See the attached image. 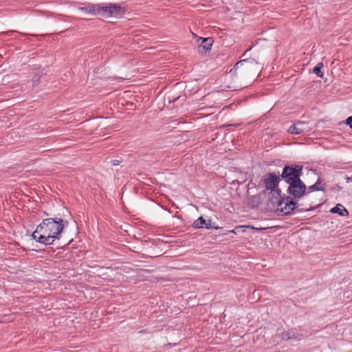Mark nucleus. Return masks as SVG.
I'll return each instance as SVG.
<instances>
[{
    "instance_id": "nucleus-24",
    "label": "nucleus",
    "mask_w": 352,
    "mask_h": 352,
    "mask_svg": "<svg viewBox=\"0 0 352 352\" xmlns=\"http://www.w3.org/2000/svg\"><path fill=\"white\" fill-rule=\"evenodd\" d=\"M346 182L349 183L350 181H352V177H346Z\"/></svg>"
},
{
    "instance_id": "nucleus-22",
    "label": "nucleus",
    "mask_w": 352,
    "mask_h": 352,
    "mask_svg": "<svg viewBox=\"0 0 352 352\" xmlns=\"http://www.w3.org/2000/svg\"><path fill=\"white\" fill-rule=\"evenodd\" d=\"M245 182L244 178H243V177H241V182H239V179H235V180H232L231 182V184H234L235 182L237 183V184H239L240 182Z\"/></svg>"
},
{
    "instance_id": "nucleus-15",
    "label": "nucleus",
    "mask_w": 352,
    "mask_h": 352,
    "mask_svg": "<svg viewBox=\"0 0 352 352\" xmlns=\"http://www.w3.org/2000/svg\"><path fill=\"white\" fill-rule=\"evenodd\" d=\"M205 223L206 220L202 217H200L193 222L192 226L195 228H203Z\"/></svg>"
},
{
    "instance_id": "nucleus-21",
    "label": "nucleus",
    "mask_w": 352,
    "mask_h": 352,
    "mask_svg": "<svg viewBox=\"0 0 352 352\" xmlns=\"http://www.w3.org/2000/svg\"><path fill=\"white\" fill-rule=\"evenodd\" d=\"M14 31L13 30H10V31H8V32H2L0 33V36L1 35H10L11 34H12Z\"/></svg>"
},
{
    "instance_id": "nucleus-16",
    "label": "nucleus",
    "mask_w": 352,
    "mask_h": 352,
    "mask_svg": "<svg viewBox=\"0 0 352 352\" xmlns=\"http://www.w3.org/2000/svg\"><path fill=\"white\" fill-rule=\"evenodd\" d=\"M322 63H318L313 69V72L317 75V76L320 78L323 77V73L321 71V69L323 67Z\"/></svg>"
},
{
    "instance_id": "nucleus-11",
    "label": "nucleus",
    "mask_w": 352,
    "mask_h": 352,
    "mask_svg": "<svg viewBox=\"0 0 352 352\" xmlns=\"http://www.w3.org/2000/svg\"><path fill=\"white\" fill-rule=\"evenodd\" d=\"M331 213H338L340 216H346L349 214L347 210L341 204H338L331 209Z\"/></svg>"
},
{
    "instance_id": "nucleus-19",
    "label": "nucleus",
    "mask_w": 352,
    "mask_h": 352,
    "mask_svg": "<svg viewBox=\"0 0 352 352\" xmlns=\"http://www.w3.org/2000/svg\"><path fill=\"white\" fill-rule=\"evenodd\" d=\"M342 189V188L340 186H339L338 185H336L334 186H332L329 188H326V191L325 192H329V191H336V190H340Z\"/></svg>"
},
{
    "instance_id": "nucleus-8",
    "label": "nucleus",
    "mask_w": 352,
    "mask_h": 352,
    "mask_svg": "<svg viewBox=\"0 0 352 352\" xmlns=\"http://www.w3.org/2000/svg\"><path fill=\"white\" fill-rule=\"evenodd\" d=\"M199 39L201 40V42L199 46V52L206 53L208 52H210L211 50L212 43H213L212 38H211V37H208V38L200 37Z\"/></svg>"
},
{
    "instance_id": "nucleus-18",
    "label": "nucleus",
    "mask_w": 352,
    "mask_h": 352,
    "mask_svg": "<svg viewBox=\"0 0 352 352\" xmlns=\"http://www.w3.org/2000/svg\"><path fill=\"white\" fill-rule=\"evenodd\" d=\"M204 228H206V229H212V228L217 229L218 228V227L214 226L212 223V221L210 220H209L208 222L206 221V223H205Z\"/></svg>"
},
{
    "instance_id": "nucleus-27",
    "label": "nucleus",
    "mask_w": 352,
    "mask_h": 352,
    "mask_svg": "<svg viewBox=\"0 0 352 352\" xmlns=\"http://www.w3.org/2000/svg\"><path fill=\"white\" fill-rule=\"evenodd\" d=\"M252 198H257V195H253Z\"/></svg>"
},
{
    "instance_id": "nucleus-17",
    "label": "nucleus",
    "mask_w": 352,
    "mask_h": 352,
    "mask_svg": "<svg viewBox=\"0 0 352 352\" xmlns=\"http://www.w3.org/2000/svg\"><path fill=\"white\" fill-rule=\"evenodd\" d=\"M41 79V75L36 74L32 78V84L34 86L38 85Z\"/></svg>"
},
{
    "instance_id": "nucleus-23",
    "label": "nucleus",
    "mask_w": 352,
    "mask_h": 352,
    "mask_svg": "<svg viewBox=\"0 0 352 352\" xmlns=\"http://www.w3.org/2000/svg\"><path fill=\"white\" fill-rule=\"evenodd\" d=\"M179 97H177V98H175L173 99L172 100H169V102H175L176 100H179Z\"/></svg>"
},
{
    "instance_id": "nucleus-13",
    "label": "nucleus",
    "mask_w": 352,
    "mask_h": 352,
    "mask_svg": "<svg viewBox=\"0 0 352 352\" xmlns=\"http://www.w3.org/2000/svg\"><path fill=\"white\" fill-rule=\"evenodd\" d=\"M78 9L82 12H87L91 15H97L96 4H90L86 7H80Z\"/></svg>"
},
{
    "instance_id": "nucleus-20",
    "label": "nucleus",
    "mask_w": 352,
    "mask_h": 352,
    "mask_svg": "<svg viewBox=\"0 0 352 352\" xmlns=\"http://www.w3.org/2000/svg\"><path fill=\"white\" fill-rule=\"evenodd\" d=\"M351 122H352V116H349V118H347V119L345 120V124H347V125H349L350 127L352 129V124H351Z\"/></svg>"
},
{
    "instance_id": "nucleus-9",
    "label": "nucleus",
    "mask_w": 352,
    "mask_h": 352,
    "mask_svg": "<svg viewBox=\"0 0 352 352\" xmlns=\"http://www.w3.org/2000/svg\"><path fill=\"white\" fill-rule=\"evenodd\" d=\"M282 340H301L303 338V336L300 333H296L294 330H289L287 331H284L281 333L280 336Z\"/></svg>"
},
{
    "instance_id": "nucleus-3",
    "label": "nucleus",
    "mask_w": 352,
    "mask_h": 352,
    "mask_svg": "<svg viewBox=\"0 0 352 352\" xmlns=\"http://www.w3.org/2000/svg\"><path fill=\"white\" fill-rule=\"evenodd\" d=\"M97 15L99 14L105 18H121L124 14L125 9L118 4L99 3L96 4Z\"/></svg>"
},
{
    "instance_id": "nucleus-6",
    "label": "nucleus",
    "mask_w": 352,
    "mask_h": 352,
    "mask_svg": "<svg viewBox=\"0 0 352 352\" xmlns=\"http://www.w3.org/2000/svg\"><path fill=\"white\" fill-rule=\"evenodd\" d=\"M302 174V166L300 165H285L283 169L280 177L287 184L300 179Z\"/></svg>"
},
{
    "instance_id": "nucleus-4",
    "label": "nucleus",
    "mask_w": 352,
    "mask_h": 352,
    "mask_svg": "<svg viewBox=\"0 0 352 352\" xmlns=\"http://www.w3.org/2000/svg\"><path fill=\"white\" fill-rule=\"evenodd\" d=\"M258 63L254 58H245L238 61L229 72L230 74L237 76L238 74H246L251 72Z\"/></svg>"
},
{
    "instance_id": "nucleus-14",
    "label": "nucleus",
    "mask_w": 352,
    "mask_h": 352,
    "mask_svg": "<svg viewBox=\"0 0 352 352\" xmlns=\"http://www.w3.org/2000/svg\"><path fill=\"white\" fill-rule=\"evenodd\" d=\"M244 228H251L252 230H263V228H256L253 226H236L234 230H229L228 232H232V233H234V234H236L238 232H245V230Z\"/></svg>"
},
{
    "instance_id": "nucleus-1",
    "label": "nucleus",
    "mask_w": 352,
    "mask_h": 352,
    "mask_svg": "<svg viewBox=\"0 0 352 352\" xmlns=\"http://www.w3.org/2000/svg\"><path fill=\"white\" fill-rule=\"evenodd\" d=\"M68 222L61 218H47L36 227L32 233V237L37 242L45 245H52L60 236Z\"/></svg>"
},
{
    "instance_id": "nucleus-10",
    "label": "nucleus",
    "mask_w": 352,
    "mask_h": 352,
    "mask_svg": "<svg viewBox=\"0 0 352 352\" xmlns=\"http://www.w3.org/2000/svg\"><path fill=\"white\" fill-rule=\"evenodd\" d=\"M314 191H326L325 184L322 183L320 178H318L314 184L307 188L306 195Z\"/></svg>"
},
{
    "instance_id": "nucleus-26",
    "label": "nucleus",
    "mask_w": 352,
    "mask_h": 352,
    "mask_svg": "<svg viewBox=\"0 0 352 352\" xmlns=\"http://www.w3.org/2000/svg\"><path fill=\"white\" fill-rule=\"evenodd\" d=\"M250 49H251V47H250V48H249V49H248V50H247L243 53V56H245V54H246L247 52H248V51H249V50H250Z\"/></svg>"
},
{
    "instance_id": "nucleus-2",
    "label": "nucleus",
    "mask_w": 352,
    "mask_h": 352,
    "mask_svg": "<svg viewBox=\"0 0 352 352\" xmlns=\"http://www.w3.org/2000/svg\"><path fill=\"white\" fill-rule=\"evenodd\" d=\"M298 199H249L248 206L263 212H273L278 216L289 215L296 208Z\"/></svg>"
},
{
    "instance_id": "nucleus-7",
    "label": "nucleus",
    "mask_w": 352,
    "mask_h": 352,
    "mask_svg": "<svg viewBox=\"0 0 352 352\" xmlns=\"http://www.w3.org/2000/svg\"><path fill=\"white\" fill-rule=\"evenodd\" d=\"M307 187L302 181L299 179L289 184L287 192L293 196V198H300L306 195Z\"/></svg>"
},
{
    "instance_id": "nucleus-12",
    "label": "nucleus",
    "mask_w": 352,
    "mask_h": 352,
    "mask_svg": "<svg viewBox=\"0 0 352 352\" xmlns=\"http://www.w3.org/2000/svg\"><path fill=\"white\" fill-rule=\"evenodd\" d=\"M302 124V122H298L296 124H293L289 126L287 132L291 134L300 135L303 132V129L299 126Z\"/></svg>"
},
{
    "instance_id": "nucleus-25",
    "label": "nucleus",
    "mask_w": 352,
    "mask_h": 352,
    "mask_svg": "<svg viewBox=\"0 0 352 352\" xmlns=\"http://www.w3.org/2000/svg\"><path fill=\"white\" fill-rule=\"evenodd\" d=\"M118 160H113V165H118Z\"/></svg>"
},
{
    "instance_id": "nucleus-28",
    "label": "nucleus",
    "mask_w": 352,
    "mask_h": 352,
    "mask_svg": "<svg viewBox=\"0 0 352 352\" xmlns=\"http://www.w3.org/2000/svg\"><path fill=\"white\" fill-rule=\"evenodd\" d=\"M14 198H17L18 195H14Z\"/></svg>"
},
{
    "instance_id": "nucleus-5",
    "label": "nucleus",
    "mask_w": 352,
    "mask_h": 352,
    "mask_svg": "<svg viewBox=\"0 0 352 352\" xmlns=\"http://www.w3.org/2000/svg\"><path fill=\"white\" fill-rule=\"evenodd\" d=\"M280 181V177L274 173H267L263 178V182L267 190L274 192L276 195H273L272 198H290L289 196L282 197L281 190L278 188V184Z\"/></svg>"
}]
</instances>
